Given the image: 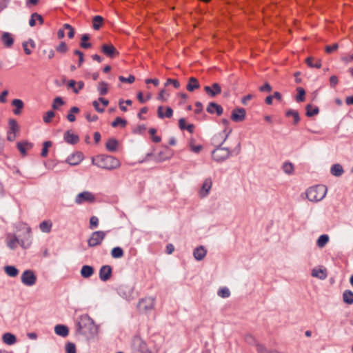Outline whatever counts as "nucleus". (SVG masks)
I'll return each instance as SVG.
<instances>
[{
  "instance_id": "obj_33",
  "label": "nucleus",
  "mask_w": 353,
  "mask_h": 353,
  "mask_svg": "<svg viewBox=\"0 0 353 353\" xmlns=\"http://www.w3.org/2000/svg\"><path fill=\"white\" fill-rule=\"evenodd\" d=\"M4 271L7 275L11 277H15L19 274V270L17 268L12 265L5 266Z\"/></svg>"
},
{
  "instance_id": "obj_25",
  "label": "nucleus",
  "mask_w": 353,
  "mask_h": 353,
  "mask_svg": "<svg viewBox=\"0 0 353 353\" xmlns=\"http://www.w3.org/2000/svg\"><path fill=\"white\" fill-rule=\"evenodd\" d=\"M307 65L310 68H320L321 67V59H316L314 57H308L305 59Z\"/></svg>"
},
{
  "instance_id": "obj_2",
  "label": "nucleus",
  "mask_w": 353,
  "mask_h": 353,
  "mask_svg": "<svg viewBox=\"0 0 353 353\" xmlns=\"http://www.w3.org/2000/svg\"><path fill=\"white\" fill-rule=\"evenodd\" d=\"M92 163L105 170H114L120 166L119 161L112 156H98L92 159Z\"/></svg>"
},
{
  "instance_id": "obj_29",
  "label": "nucleus",
  "mask_w": 353,
  "mask_h": 353,
  "mask_svg": "<svg viewBox=\"0 0 353 353\" xmlns=\"http://www.w3.org/2000/svg\"><path fill=\"white\" fill-rule=\"evenodd\" d=\"M52 223L50 220L43 221L39 224V229L44 233H49L51 231Z\"/></svg>"
},
{
  "instance_id": "obj_10",
  "label": "nucleus",
  "mask_w": 353,
  "mask_h": 353,
  "mask_svg": "<svg viewBox=\"0 0 353 353\" xmlns=\"http://www.w3.org/2000/svg\"><path fill=\"white\" fill-rule=\"evenodd\" d=\"M132 348L137 353L145 352L148 350L145 342L139 336L133 339Z\"/></svg>"
},
{
  "instance_id": "obj_60",
  "label": "nucleus",
  "mask_w": 353,
  "mask_h": 353,
  "mask_svg": "<svg viewBox=\"0 0 353 353\" xmlns=\"http://www.w3.org/2000/svg\"><path fill=\"white\" fill-rule=\"evenodd\" d=\"M68 50L67 46L64 42H61L57 47V50L59 52H65Z\"/></svg>"
},
{
  "instance_id": "obj_24",
  "label": "nucleus",
  "mask_w": 353,
  "mask_h": 353,
  "mask_svg": "<svg viewBox=\"0 0 353 353\" xmlns=\"http://www.w3.org/2000/svg\"><path fill=\"white\" fill-rule=\"evenodd\" d=\"M312 276L313 277L319 278V279L324 280L327 278L326 270L314 268L312 271Z\"/></svg>"
},
{
  "instance_id": "obj_17",
  "label": "nucleus",
  "mask_w": 353,
  "mask_h": 353,
  "mask_svg": "<svg viewBox=\"0 0 353 353\" xmlns=\"http://www.w3.org/2000/svg\"><path fill=\"white\" fill-rule=\"evenodd\" d=\"M83 159V154L81 152H77L68 156L66 162L71 165H78Z\"/></svg>"
},
{
  "instance_id": "obj_14",
  "label": "nucleus",
  "mask_w": 353,
  "mask_h": 353,
  "mask_svg": "<svg viewBox=\"0 0 353 353\" xmlns=\"http://www.w3.org/2000/svg\"><path fill=\"white\" fill-rule=\"evenodd\" d=\"M112 268L108 265H103L99 270V279L102 281H108L112 275Z\"/></svg>"
},
{
  "instance_id": "obj_23",
  "label": "nucleus",
  "mask_w": 353,
  "mask_h": 353,
  "mask_svg": "<svg viewBox=\"0 0 353 353\" xmlns=\"http://www.w3.org/2000/svg\"><path fill=\"white\" fill-rule=\"evenodd\" d=\"M1 41L6 47L10 48L13 45L14 39L11 34L3 32L1 35Z\"/></svg>"
},
{
  "instance_id": "obj_39",
  "label": "nucleus",
  "mask_w": 353,
  "mask_h": 353,
  "mask_svg": "<svg viewBox=\"0 0 353 353\" xmlns=\"http://www.w3.org/2000/svg\"><path fill=\"white\" fill-rule=\"evenodd\" d=\"M283 171L287 174H292L294 172V165L290 162H285L282 166Z\"/></svg>"
},
{
  "instance_id": "obj_62",
  "label": "nucleus",
  "mask_w": 353,
  "mask_h": 353,
  "mask_svg": "<svg viewBox=\"0 0 353 353\" xmlns=\"http://www.w3.org/2000/svg\"><path fill=\"white\" fill-rule=\"evenodd\" d=\"M8 94V91L7 90H3L0 94V103H5L7 101L6 97Z\"/></svg>"
},
{
  "instance_id": "obj_30",
  "label": "nucleus",
  "mask_w": 353,
  "mask_h": 353,
  "mask_svg": "<svg viewBox=\"0 0 353 353\" xmlns=\"http://www.w3.org/2000/svg\"><path fill=\"white\" fill-rule=\"evenodd\" d=\"M103 18L101 16L96 15L92 19V28L95 30H98L102 26Z\"/></svg>"
},
{
  "instance_id": "obj_53",
  "label": "nucleus",
  "mask_w": 353,
  "mask_h": 353,
  "mask_svg": "<svg viewBox=\"0 0 353 353\" xmlns=\"http://www.w3.org/2000/svg\"><path fill=\"white\" fill-rule=\"evenodd\" d=\"M170 84H172L175 88H179L180 87V83L176 79H168L165 83V86H168Z\"/></svg>"
},
{
  "instance_id": "obj_41",
  "label": "nucleus",
  "mask_w": 353,
  "mask_h": 353,
  "mask_svg": "<svg viewBox=\"0 0 353 353\" xmlns=\"http://www.w3.org/2000/svg\"><path fill=\"white\" fill-rule=\"evenodd\" d=\"M90 39V36L88 34H84L81 36V47L85 49L90 48L92 46L90 43H87V41Z\"/></svg>"
},
{
  "instance_id": "obj_64",
  "label": "nucleus",
  "mask_w": 353,
  "mask_h": 353,
  "mask_svg": "<svg viewBox=\"0 0 353 353\" xmlns=\"http://www.w3.org/2000/svg\"><path fill=\"white\" fill-rule=\"evenodd\" d=\"M195 106L196 107V108L194 112L196 114L201 113L202 112V110H203V105H202V103L201 102H199V101H197V102L195 103Z\"/></svg>"
},
{
  "instance_id": "obj_44",
  "label": "nucleus",
  "mask_w": 353,
  "mask_h": 353,
  "mask_svg": "<svg viewBox=\"0 0 353 353\" xmlns=\"http://www.w3.org/2000/svg\"><path fill=\"white\" fill-rule=\"evenodd\" d=\"M298 94L296 97L297 102H302L305 100V92L303 88L299 87L296 89Z\"/></svg>"
},
{
  "instance_id": "obj_57",
  "label": "nucleus",
  "mask_w": 353,
  "mask_h": 353,
  "mask_svg": "<svg viewBox=\"0 0 353 353\" xmlns=\"http://www.w3.org/2000/svg\"><path fill=\"white\" fill-rule=\"evenodd\" d=\"M256 351L258 353H268L270 350H267V348L263 345L257 343Z\"/></svg>"
},
{
  "instance_id": "obj_22",
  "label": "nucleus",
  "mask_w": 353,
  "mask_h": 353,
  "mask_svg": "<svg viewBox=\"0 0 353 353\" xmlns=\"http://www.w3.org/2000/svg\"><path fill=\"white\" fill-rule=\"evenodd\" d=\"M212 108H216V113L217 115L220 116L223 112V109L221 105L217 104L214 102H210L207 107V112L210 114H213Z\"/></svg>"
},
{
  "instance_id": "obj_61",
  "label": "nucleus",
  "mask_w": 353,
  "mask_h": 353,
  "mask_svg": "<svg viewBox=\"0 0 353 353\" xmlns=\"http://www.w3.org/2000/svg\"><path fill=\"white\" fill-rule=\"evenodd\" d=\"M261 92H270L272 90V87L268 83H265L263 86L259 88Z\"/></svg>"
},
{
  "instance_id": "obj_32",
  "label": "nucleus",
  "mask_w": 353,
  "mask_h": 353,
  "mask_svg": "<svg viewBox=\"0 0 353 353\" xmlns=\"http://www.w3.org/2000/svg\"><path fill=\"white\" fill-rule=\"evenodd\" d=\"M118 146V141L115 139H110L105 143L106 149L110 152H114L117 150Z\"/></svg>"
},
{
  "instance_id": "obj_6",
  "label": "nucleus",
  "mask_w": 353,
  "mask_h": 353,
  "mask_svg": "<svg viewBox=\"0 0 353 353\" xmlns=\"http://www.w3.org/2000/svg\"><path fill=\"white\" fill-rule=\"evenodd\" d=\"M21 280L23 285L32 286L37 282V276L32 270H27L22 273Z\"/></svg>"
},
{
  "instance_id": "obj_52",
  "label": "nucleus",
  "mask_w": 353,
  "mask_h": 353,
  "mask_svg": "<svg viewBox=\"0 0 353 353\" xmlns=\"http://www.w3.org/2000/svg\"><path fill=\"white\" fill-rule=\"evenodd\" d=\"M98 224L99 219L95 216H91V218L90 219V228L93 229L94 228H97L98 226Z\"/></svg>"
},
{
  "instance_id": "obj_21",
  "label": "nucleus",
  "mask_w": 353,
  "mask_h": 353,
  "mask_svg": "<svg viewBox=\"0 0 353 353\" xmlns=\"http://www.w3.org/2000/svg\"><path fill=\"white\" fill-rule=\"evenodd\" d=\"M80 273L83 278H90L94 274V268L90 265H84L82 266Z\"/></svg>"
},
{
  "instance_id": "obj_11",
  "label": "nucleus",
  "mask_w": 353,
  "mask_h": 353,
  "mask_svg": "<svg viewBox=\"0 0 353 353\" xmlns=\"http://www.w3.org/2000/svg\"><path fill=\"white\" fill-rule=\"evenodd\" d=\"M246 111L243 108H234L231 114V119L234 122H241L245 119Z\"/></svg>"
},
{
  "instance_id": "obj_42",
  "label": "nucleus",
  "mask_w": 353,
  "mask_h": 353,
  "mask_svg": "<svg viewBox=\"0 0 353 353\" xmlns=\"http://www.w3.org/2000/svg\"><path fill=\"white\" fill-rule=\"evenodd\" d=\"M111 255L114 259H119L123 256V251L120 247H115L112 250Z\"/></svg>"
},
{
  "instance_id": "obj_56",
  "label": "nucleus",
  "mask_w": 353,
  "mask_h": 353,
  "mask_svg": "<svg viewBox=\"0 0 353 353\" xmlns=\"http://www.w3.org/2000/svg\"><path fill=\"white\" fill-rule=\"evenodd\" d=\"M232 129L231 128H225L224 130H223V133L225 134V137L222 138V140L221 141H220V144L221 145H223V143L227 140V139L228 138L229 135L230 134V133L232 132Z\"/></svg>"
},
{
  "instance_id": "obj_59",
  "label": "nucleus",
  "mask_w": 353,
  "mask_h": 353,
  "mask_svg": "<svg viewBox=\"0 0 353 353\" xmlns=\"http://www.w3.org/2000/svg\"><path fill=\"white\" fill-rule=\"evenodd\" d=\"M339 48V45L337 43H334L332 46H327L325 47V52L327 53H331L333 51L337 50Z\"/></svg>"
},
{
  "instance_id": "obj_35",
  "label": "nucleus",
  "mask_w": 353,
  "mask_h": 353,
  "mask_svg": "<svg viewBox=\"0 0 353 353\" xmlns=\"http://www.w3.org/2000/svg\"><path fill=\"white\" fill-rule=\"evenodd\" d=\"M329 236L327 234H322L321 235L316 241V245L319 248H323L325 246V245L329 241Z\"/></svg>"
},
{
  "instance_id": "obj_63",
  "label": "nucleus",
  "mask_w": 353,
  "mask_h": 353,
  "mask_svg": "<svg viewBox=\"0 0 353 353\" xmlns=\"http://www.w3.org/2000/svg\"><path fill=\"white\" fill-rule=\"evenodd\" d=\"M85 118L88 121H96L98 119V116L97 114L91 115L90 113H87Z\"/></svg>"
},
{
  "instance_id": "obj_58",
  "label": "nucleus",
  "mask_w": 353,
  "mask_h": 353,
  "mask_svg": "<svg viewBox=\"0 0 353 353\" xmlns=\"http://www.w3.org/2000/svg\"><path fill=\"white\" fill-rule=\"evenodd\" d=\"M17 148L20 151V152L21 153L22 155L24 156L26 154L27 150L26 149L24 143H23L22 142H19L17 143Z\"/></svg>"
},
{
  "instance_id": "obj_54",
  "label": "nucleus",
  "mask_w": 353,
  "mask_h": 353,
  "mask_svg": "<svg viewBox=\"0 0 353 353\" xmlns=\"http://www.w3.org/2000/svg\"><path fill=\"white\" fill-rule=\"evenodd\" d=\"M74 54L79 56V57H78V59H79L78 66L80 67L81 65V64L83 63V62L84 61L83 53L81 51L79 50H74Z\"/></svg>"
},
{
  "instance_id": "obj_9",
  "label": "nucleus",
  "mask_w": 353,
  "mask_h": 353,
  "mask_svg": "<svg viewBox=\"0 0 353 353\" xmlns=\"http://www.w3.org/2000/svg\"><path fill=\"white\" fill-rule=\"evenodd\" d=\"M154 305V299L152 297H145L142 299L138 303V309L141 312H147L153 308Z\"/></svg>"
},
{
  "instance_id": "obj_20",
  "label": "nucleus",
  "mask_w": 353,
  "mask_h": 353,
  "mask_svg": "<svg viewBox=\"0 0 353 353\" xmlns=\"http://www.w3.org/2000/svg\"><path fill=\"white\" fill-rule=\"evenodd\" d=\"M54 332L57 335L61 336L62 337H65L69 334L68 327L66 325L61 324L57 325L54 327Z\"/></svg>"
},
{
  "instance_id": "obj_47",
  "label": "nucleus",
  "mask_w": 353,
  "mask_h": 353,
  "mask_svg": "<svg viewBox=\"0 0 353 353\" xmlns=\"http://www.w3.org/2000/svg\"><path fill=\"white\" fill-rule=\"evenodd\" d=\"M217 294L222 298L229 297L230 295V292L228 288H223L219 290Z\"/></svg>"
},
{
  "instance_id": "obj_37",
  "label": "nucleus",
  "mask_w": 353,
  "mask_h": 353,
  "mask_svg": "<svg viewBox=\"0 0 353 353\" xmlns=\"http://www.w3.org/2000/svg\"><path fill=\"white\" fill-rule=\"evenodd\" d=\"M18 243L20 245V239H19L15 235L11 236L7 242L8 246L11 250H14Z\"/></svg>"
},
{
  "instance_id": "obj_15",
  "label": "nucleus",
  "mask_w": 353,
  "mask_h": 353,
  "mask_svg": "<svg viewBox=\"0 0 353 353\" xmlns=\"http://www.w3.org/2000/svg\"><path fill=\"white\" fill-rule=\"evenodd\" d=\"M101 52L110 58H114L119 54L118 51L112 44L103 45L101 46Z\"/></svg>"
},
{
  "instance_id": "obj_43",
  "label": "nucleus",
  "mask_w": 353,
  "mask_h": 353,
  "mask_svg": "<svg viewBox=\"0 0 353 353\" xmlns=\"http://www.w3.org/2000/svg\"><path fill=\"white\" fill-rule=\"evenodd\" d=\"M51 145H52V142L50 141H46L43 143V149L41 152V156L42 157H47V155L48 154V148L50 147H51Z\"/></svg>"
},
{
  "instance_id": "obj_19",
  "label": "nucleus",
  "mask_w": 353,
  "mask_h": 353,
  "mask_svg": "<svg viewBox=\"0 0 353 353\" xmlns=\"http://www.w3.org/2000/svg\"><path fill=\"white\" fill-rule=\"evenodd\" d=\"M206 253L207 250L205 249V248L202 245H200L194 250L193 255L196 260L201 261L205 258Z\"/></svg>"
},
{
  "instance_id": "obj_46",
  "label": "nucleus",
  "mask_w": 353,
  "mask_h": 353,
  "mask_svg": "<svg viewBox=\"0 0 353 353\" xmlns=\"http://www.w3.org/2000/svg\"><path fill=\"white\" fill-rule=\"evenodd\" d=\"M127 122L125 119H121V117H117L114 121L112 123V126L113 128H116L118 125H121V127H125Z\"/></svg>"
},
{
  "instance_id": "obj_18",
  "label": "nucleus",
  "mask_w": 353,
  "mask_h": 353,
  "mask_svg": "<svg viewBox=\"0 0 353 353\" xmlns=\"http://www.w3.org/2000/svg\"><path fill=\"white\" fill-rule=\"evenodd\" d=\"M63 139L66 143L72 145L77 143L79 141L78 135L74 134L70 130H68L65 132Z\"/></svg>"
},
{
  "instance_id": "obj_1",
  "label": "nucleus",
  "mask_w": 353,
  "mask_h": 353,
  "mask_svg": "<svg viewBox=\"0 0 353 353\" xmlns=\"http://www.w3.org/2000/svg\"><path fill=\"white\" fill-rule=\"evenodd\" d=\"M77 332L84 336L87 339H94L98 333V327L94 321L88 315L79 316L77 322Z\"/></svg>"
},
{
  "instance_id": "obj_48",
  "label": "nucleus",
  "mask_w": 353,
  "mask_h": 353,
  "mask_svg": "<svg viewBox=\"0 0 353 353\" xmlns=\"http://www.w3.org/2000/svg\"><path fill=\"white\" fill-rule=\"evenodd\" d=\"M119 79L122 83H132L135 81V77L133 75H130L127 78L123 76H119Z\"/></svg>"
},
{
  "instance_id": "obj_51",
  "label": "nucleus",
  "mask_w": 353,
  "mask_h": 353,
  "mask_svg": "<svg viewBox=\"0 0 353 353\" xmlns=\"http://www.w3.org/2000/svg\"><path fill=\"white\" fill-rule=\"evenodd\" d=\"M54 117V112L52 110L48 111L43 116V121L46 123H50L51 119Z\"/></svg>"
},
{
  "instance_id": "obj_36",
  "label": "nucleus",
  "mask_w": 353,
  "mask_h": 353,
  "mask_svg": "<svg viewBox=\"0 0 353 353\" xmlns=\"http://www.w3.org/2000/svg\"><path fill=\"white\" fill-rule=\"evenodd\" d=\"M305 110H306V115L310 117L317 114L319 112V109L318 107H316V106L313 107L310 104H308L306 105Z\"/></svg>"
},
{
  "instance_id": "obj_40",
  "label": "nucleus",
  "mask_w": 353,
  "mask_h": 353,
  "mask_svg": "<svg viewBox=\"0 0 353 353\" xmlns=\"http://www.w3.org/2000/svg\"><path fill=\"white\" fill-rule=\"evenodd\" d=\"M97 90L100 95H105L108 93V83L104 81L99 83Z\"/></svg>"
},
{
  "instance_id": "obj_31",
  "label": "nucleus",
  "mask_w": 353,
  "mask_h": 353,
  "mask_svg": "<svg viewBox=\"0 0 353 353\" xmlns=\"http://www.w3.org/2000/svg\"><path fill=\"white\" fill-rule=\"evenodd\" d=\"M2 339L3 343L8 345H13L17 341L15 336L9 332L5 333Z\"/></svg>"
},
{
  "instance_id": "obj_16",
  "label": "nucleus",
  "mask_w": 353,
  "mask_h": 353,
  "mask_svg": "<svg viewBox=\"0 0 353 353\" xmlns=\"http://www.w3.org/2000/svg\"><path fill=\"white\" fill-rule=\"evenodd\" d=\"M212 185V181L211 179H205L199 191V195L201 198H205L209 194Z\"/></svg>"
},
{
  "instance_id": "obj_27",
  "label": "nucleus",
  "mask_w": 353,
  "mask_h": 353,
  "mask_svg": "<svg viewBox=\"0 0 353 353\" xmlns=\"http://www.w3.org/2000/svg\"><path fill=\"white\" fill-rule=\"evenodd\" d=\"M330 172L333 176H341L343 174L344 170L340 164L336 163L331 167Z\"/></svg>"
},
{
  "instance_id": "obj_38",
  "label": "nucleus",
  "mask_w": 353,
  "mask_h": 353,
  "mask_svg": "<svg viewBox=\"0 0 353 353\" xmlns=\"http://www.w3.org/2000/svg\"><path fill=\"white\" fill-rule=\"evenodd\" d=\"M287 117H292L294 119V124L296 125L300 121L299 112L296 110H289L285 113Z\"/></svg>"
},
{
  "instance_id": "obj_8",
  "label": "nucleus",
  "mask_w": 353,
  "mask_h": 353,
  "mask_svg": "<svg viewBox=\"0 0 353 353\" xmlns=\"http://www.w3.org/2000/svg\"><path fill=\"white\" fill-rule=\"evenodd\" d=\"M119 294L125 299H130L134 296V288L130 285L121 284L118 288Z\"/></svg>"
},
{
  "instance_id": "obj_55",
  "label": "nucleus",
  "mask_w": 353,
  "mask_h": 353,
  "mask_svg": "<svg viewBox=\"0 0 353 353\" xmlns=\"http://www.w3.org/2000/svg\"><path fill=\"white\" fill-rule=\"evenodd\" d=\"M339 83L338 77L336 75H332L330 78V85L334 88Z\"/></svg>"
},
{
  "instance_id": "obj_34",
  "label": "nucleus",
  "mask_w": 353,
  "mask_h": 353,
  "mask_svg": "<svg viewBox=\"0 0 353 353\" xmlns=\"http://www.w3.org/2000/svg\"><path fill=\"white\" fill-rule=\"evenodd\" d=\"M343 301L344 303L347 304H352L353 292L350 290H345L343 294Z\"/></svg>"
},
{
  "instance_id": "obj_12",
  "label": "nucleus",
  "mask_w": 353,
  "mask_h": 353,
  "mask_svg": "<svg viewBox=\"0 0 353 353\" xmlns=\"http://www.w3.org/2000/svg\"><path fill=\"white\" fill-rule=\"evenodd\" d=\"M32 243L31 228L28 226L25 228V234L23 239H20V245L24 248H28Z\"/></svg>"
},
{
  "instance_id": "obj_45",
  "label": "nucleus",
  "mask_w": 353,
  "mask_h": 353,
  "mask_svg": "<svg viewBox=\"0 0 353 353\" xmlns=\"http://www.w3.org/2000/svg\"><path fill=\"white\" fill-rule=\"evenodd\" d=\"M10 130L8 132L17 133L19 131V125L14 119H11L9 121Z\"/></svg>"
},
{
  "instance_id": "obj_5",
  "label": "nucleus",
  "mask_w": 353,
  "mask_h": 353,
  "mask_svg": "<svg viewBox=\"0 0 353 353\" xmlns=\"http://www.w3.org/2000/svg\"><path fill=\"white\" fill-rule=\"evenodd\" d=\"M106 233L103 231L93 232L88 240L89 247H95L100 245L105 239Z\"/></svg>"
},
{
  "instance_id": "obj_50",
  "label": "nucleus",
  "mask_w": 353,
  "mask_h": 353,
  "mask_svg": "<svg viewBox=\"0 0 353 353\" xmlns=\"http://www.w3.org/2000/svg\"><path fill=\"white\" fill-rule=\"evenodd\" d=\"M65 351L66 353H77L75 345L72 343H67L65 344Z\"/></svg>"
},
{
  "instance_id": "obj_28",
  "label": "nucleus",
  "mask_w": 353,
  "mask_h": 353,
  "mask_svg": "<svg viewBox=\"0 0 353 353\" xmlns=\"http://www.w3.org/2000/svg\"><path fill=\"white\" fill-rule=\"evenodd\" d=\"M199 88V83L198 82V80L194 77H190L189 79V82L186 86V89L189 92H192L195 89H197Z\"/></svg>"
},
{
  "instance_id": "obj_49",
  "label": "nucleus",
  "mask_w": 353,
  "mask_h": 353,
  "mask_svg": "<svg viewBox=\"0 0 353 353\" xmlns=\"http://www.w3.org/2000/svg\"><path fill=\"white\" fill-rule=\"evenodd\" d=\"M64 104V101L60 97H57L54 99V102L52 105V108L54 110L58 108L59 105H62Z\"/></svg>"
},
{
  "instance_id": "obj_4",
  "label": "nucleus",
  "mask_w": 353,
  "mask_h": 353,
  "mask_svg": "<svg viewBox=\"0 0 353 353\" xmlns=\"http://www.w3.org/2000/svg\"><path fill=\"white\" fill-rule=\"evenodd\" d=\"M221 145H222L219 143V145L212 152V159L219 163L228 159L232 152L228 148L221 147Z\"/></svg>"
},
{
  "instance_id": "obj_26",
  "label": "nucleus",
  "mask_w": 353,
  "mask_h": 353,
  "mask_svg": "<svg viewBox=\"0 0 353 353\" xmlns=\"http://www.w3.org/2000/svg\"><path fill=\"white\" fill-rule=\"evenodd\" d=\"M12 105L16 108L13 110V113L16 115L20 114L23 108V102L21 99H16L12 101Z\"/></svg>"
},
{
  "instance_id": "obj_3",
  "label": "nucleus",
  "mask_w": 353,
  "mask_h": 353,
  "mask_svg": "<svg viewBox=\"0 0 353 353\" xmlns=\"http://www.w3.org/2000/svg\"><path fill=\"white\" fill-rule=\"evenodd\" d=\"M327 191V188L324 185H314L307 190L306 196L312 202H319L325 198Z\"/></svg>"
},
{
  "instance_id": "obj_13",
  "label": "nucleus",
  "mask_w": 353,
  "mask_h": 353,
  "mask_svg": "<svg viewBox=\"0 0 353 353\" xmlns=\"http://www.w3.org/2000/svg\"><path fill=\"white\" fill-rule=\"evenodd\" d=\"M204 90L208 96L210 97H214L221 92V88L219 83H214L212 86H205Z\"/></svg>"
},
{
  "instance_id": "obj_7",
  "label": "nucleus",
  "mask_w": 353,
  "mask_h": 353,
  "mask_svg": "<svg viewBox=\"0 0 353 353\" xmlns=\"http://www.w3.org/2000/svg\"><path fill=\"white\" fill-rule=\"evenodd\" d=\"M74 201L78 205H81L85 202L94 203L95 201V196L92 192L84 191L76 196Z\"/></svg>"
}]
</instances>
